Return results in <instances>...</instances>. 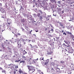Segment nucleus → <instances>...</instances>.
<instances>
[{
    "label": "nucleus",
    "instance_id": "obj_54",
    "mask_svg": "<svg viewBox=\"0 0 74 74\" xmlns=\"http://www.w3.org/2000/svg\"><path fill=\"white\" fill-rule=\"evenodd\" d=\"M40 0H38V2H40Z\"/></svg>",
    "mask_w": 74,
    "mask_h": 74
},
{
    "label": "nucleus",
    "instance_id": "obj_56",
    "mask_svg": "<svg viewBox=\"0 0 74 74\" xmlns=\"http://www.w3.org/2000/svg\"><path fill=\"white\" fill-rule=\"evenodd\" d=\"M18 62L21 61V60H18Z\"/></svg>",
    "mask_w": 74,
    "mask_h": 74
},
{
    "label": "nucleus",
    "instance_id": "obj_39",
    "mask_svg": "<svg viewBox=\"0 0 74 74\" xmlns=\"http://www.w3.org/2000/svg\"><path fill=\"white\" fill-rule=\"evenodd\" d=\"M3 70V68L0 67V70Z\"/></svg>",
    "mask_w": 74,
    "mask_h": 74
},
{
    "label": "nucleus",
    "instance_id": "obj_41",
    "mask_svg": "<svg viewBox=\"0 0 74 74\" xmlns=\"http://www.w3.org/2000/svg\"><path fill=\"white\" fill-rule=\"evenodd\" d=\"M17 35H18V36H20L21 35V34L19 33H18Z\"/></svg>",
    "mask_w": 74,
    "mask_h": 74
},
{
    "label": "nucleus",
    "instance_id": "obj_52",
    "mask_svg": "<svg viewBox=\"0 0 74 74\" xmlns=\"http://www.w3.org/2000/svg\"><path fill=\"white\" fill-rule=\"evenodd\" d=\"M40 74H44V73H43V72H41Z\"/></svg>",
    "mask_w": 74,
    "mask_h": 74
},
{
    "label": "nucleus",
    "instance_id": "obj_6",
    "mask_svg": "<svg viewBox=\"0 0 74 74\" xmlns=\"http://www.w3.org/2000/svg\"><path fill=\"white\" fill-rule=\"evenodd\" d=\"M0 10L1 12L2 13H4V9L2 8H1Z\"/></svg>",
    "mask_w": 74,
    "mask_h": 74
},
{
    "label": "nucleus",
    "instance_id": "obj_15",
    "mask_svg": "<svg viewBox=\"0 0 74 74\" xmlns=\"http://www.w3.org/2000/svg\"><path fill=\"white\" fill-rule=\"evenodd\" d=\"M32 32L33 30H31V31L29 32V34H30V35H32Z\"/></svg>",
    "mask_w": 74,
    "mask_h": 74
},
{
    "label": "nucleus",
    "instance_id": "obj_26",
    "mask_svg": "<svg viewBox=\"0 0 74 74\" xmlns=\"http://www.w3.org/2000/svg\"><path fill=\"white\" fill-rule=\"evenodd\" d=\"M68 74H71L72 73L71 71H69L68 72Z\"/></svg>",
    "mask_w": 74,
    "mask_h": 74
},
{
    "label": "nucleus",
    "instance_id": "obj_23",
    "mask_svg": "<svg viewBox=\"0 0 74 74\" xmlns=\"http://www.w3.org/2000/svg\"><path fill=\"white\" fill-rule=\"evenodd\" d=\"M9 66H10V67H13V66H13V64H10V65H9Z\"/></svg>",
    "mask_w": 74,
    "mask_h": 74
},
{
    "label": "nucleus",
    "instance_id": "obj_20",
    "mask_svg": "<svg viewBox=\"0 0 74 74\" xmlns=\"http://www.w3.org/2000/svg\"><path fill=\"white\" fill-rule=\"evenodd\" d=\"M18 71L19 73L20 74H21V73L23 72L22 70H21V69H20V70Z\"/></svg>",
    "mask_w": 74,
    "mask_h": 74
},
{
    "label": "nucleus",
    "instance_id": "obj_32",
    "mask_svg": "<svg viewBox=\"0 0 74 74\" xmlns=\"http://www.w3.org/2000/svg\"><path fill=\"white\" fill-rule=\"evenodd\" d=\"M60 32H62V33H63V32H64V31L63 30H61V31H60Z\"/></svg>",
    "mask_w": 74,
    "mask_h": 74
},
{
    "label": "nucleus",
    "instance_id": "obj_37",
    "mask_svg": "<svg viewBox=\"0 0 74 74\" xmlns=\"http://www.w3.org/2000/svg\"><path fill=\"white\" fill-rule=\"evenodd\" d=\"M2 47L3 48V49H4V46L3 45V44H2Z\"/></svg>",
    "mask_w": 74,
    "mask_h": 74
},
{
    "label": "nucleus",
    "instance_id": "obj_14",
    "mask_svg": "<svg viewBox=\"0 0 74 74\" xmlns=\"http://www.w3.org/2000/svg\"><path fill=\"white\" fill-rule=\"evenodd\" d=\"M24 53H23V55H25L27 53V52L25 51V50H24L23 51Z\"/></svg>",
    "mask_w": 74,
    "mask_h": 74
},
{
    "label": "nucleus",
    "instance_id": "obj_18",
    "mask_svg": "<svg viewBox=\"0 0 74 74\" xmlns=\"http://www.w3.org/2000/svg\"><path fill=\"white\" fill-rule=\"evenodd\" d=\"M48 63H49L48 62H45V65H46V66H48Z\"/></svg>",
    "mask_w": 74,
    "mask_h": 74
},
{
    "label": "nucleus",
    "instance_id": "obj_45",
    "mask_svg": "<svg viewBox=\"0 0 74 74\" xmlns=\"http://www.w3.org/2000/svg\"><path fill=\"white\" fill-rule=\"evenodd\" d=\"M67 51V50H66V49H65V50H64L65 52H66Z\"/></svg>",
    "mask_w": 74,
    "mask_h": 74
},
{
    "label": "nucleus",
    "instance_id": "obj_1",
    "mask_svg": "<svg viewBox=\"0 0 74 74\" xmlns=\"http://www.w3.org/2000/svg\"><path fill=\"white\" fill-rule=\"evenodd\" d=\"M27 67H28V69L30 70V71H33L32 72V73L35 71V69H33V67L32 66H29V65L27 66Z\"/></svg>",
    "mask_w": 74,
    "mask_h": 74
},
{
    "label": "nucleus",
    "instance_id": "obj_17",
    "mask_svg": "<svg viewBox=\"0 0 74 74\" xmlns=\"http://www.w3.org/2000/svg\"><path fill=\"white\" fill-rule=\"evenodd\" d=\"M20 63H25V61L23 60H21V61L20 62Z\"/></svg>",
    "mask_w": 74,
    "mask_h": 74
},
{
    "label": "nucleus",
    "instance_id": "obj_38",
    "mask_svg": "<svg viewBox=\"0 0 74 74\" xmlns=\"http://www.w3.org/2000/svg\"><path fill=\"white\" fill-rule=\"evenodd\" d=\"M22 21L23 22H25L24 19H22Z\"/></svg>",
    "mask_w": 74,
    "mask_h": 74
},
{
    "label": "nucleus",
    "instance_id": "obj_13",
    "mask_svg": "<svg viewBox=\"0 0 74 74\" xmlns=\"http://www.w3.org/2000/svg\"><path fill=\"white\" fill-rule=\"evenodd\" d=\"M49 16H48L47 17L46 19H47V21H48V20H49Z\"/></svg>",
    "mask_w": 74,
    "mask_h": 74
},
{
    "label": "nucleus",
    "instance_id": "obj_35",
    "mask_svg": "<svg viewBox=\"0 0 74 74\" xmlns=\"http://www.w3.org/2000/svg\"><path fill=\"white\" fill-rule=\"evenodd\" d=\"M8 23V25H10V24H11V23H8V22H7Z\"/></svg>",
    "mask_w": 74,
    "mask_h": 74
},
{
    "label": "nucleus",
    "instance_id": "obj_57",
    "mask_svg": "<svg viewBox=\"0 0 74 74\" xmlns=\"http://www.w3.org/2000/svg\"><path fill=\"white\" fill-rule=\"evenodd\" d=\"M38 32V31H36V32Z\"/></svg>",
    "mask_w": 74,
    "mask_h": 74
},
{
    "label": "nucleus",
    "instance_id": "obj_36",
    "mask_svg": "<svg viewBox=\"0 0 74 74\" xmlns=\"http://www.w3.org/2000/svg\"><path fill=\"white\" fill-rule=\"evenodd\" d=\"M71 19L73 20H74V17L73 16H72V18H71Z\"/></svg>",
    "mask_w": 74,
    "mask_h": 74
},
{
    "label": "nucleus",
    "instance_id": "obj_25",
    "mask_svg": "<svg viewBox=\"0 0 74 74\" xmlns=\"http://www.w3.org/2000/svg\"><path fill=\"white\" fill-rule=\"evenodd\" d=\"M49 59H47L46 60V62H47L49 63Z\"/></svg>",
    "mask_w": 74,
    "mask_h": 74
},
{
    "label": "nucleus",
    "instance_id": "obj_48",
    "mask_svg": "<svg viewBox=\"0 0 74 74\" xmlns=\"http://www.w3.org/2000/svg\"><path fill=\"white\" fill-rule=\"evenodd\" d=\"M14 74H16V71H14Z\"/></svg>",
    "mask_w": 74,
    "mask_h": 74
},
{
    "label": "nucleus",
    "instance_id": "obj_27",
    "mask_svg": "<svg viewBox=\"0 0 74 74\" xmlns=\"http://www.w3.org/2000/svg\"><path fill=\"white\" fill-rule=\"evenodd\" d=\"M22 58H23V59H25V58H26V57H25V56H22Z\"/></svg>",
    "mask_w": 74,
    "mask_h": 74
},
{
    "label": "nucleus",
    "instance_id": "obj_49",
    "mask_svg": "<svg viewBox=\"0 0 74 74\" xmlns=\"http://www.w3.org/2000/svg\"><path fill=\"white\" fill-rule=\"evenodd\" d=\"M53 40H54L55 41V38H53Z\"/></svg>",
    "mask_w": 74,
    "mask_h": 74
},
{
    "label": "nucleus",
    "instance_id": "obj_16",
    "mask_svg": "<svg viewBox=\"0 0 74 74\" xmlns=\"http://www.w3.org/2000/svg\"><path fill=\"white\" fill-rule=\"evenodd\" d=\"M63 45H64V46H65V47H70V45H69V46H67V45H65V43H64L63 44Z\"/></svg>",
    "mask_w": 74,
    "mask_h": 74
},
{
    "label": "nucleus",
    "instance_id": "obj_61",
    "mask_svg": "<svg viewBox=\"0 0 74 74\" xmlns=\"http://www.w3.org/2000/svg\"><path fill=\"white\" fill-rule=\"evenodd\" d=\"M73 45H74V42H73Z\"/></svg>",
    "mask_w": 74,
    "mask_h": 74
},
{
    "label": "nucleus",
    "instance_id": "obj_40",
    "mask_svg": "<svg viewBox=\"0 0 74 74\" xmlns=\"http://www.w3.org/2000/svg\"><path fill=\"white\" fill-rule=\"evenodd\" d=\"M13 9H14V11H15V10H16V9L15 8H14Z\"/></svg>",
    "mask_w": 74,
    "mask_h": 74
},
{
    "label": "nucleus",
    "instance_id": "obj_19",
    "mask_svg": "<svg viewBox=\"0 0 74 74\" xmlns=\"http://www.w3.org/2000/svg\"><path fill=\"white\" fill-rule=\"evenodd\" d=\"M40 60H44V57H41L40 58Z\"/></svg>",
    "mask_w": 74,
    "mask_h": 74
},
{
    "label": "nucleus",
    "instance_id": "obj_30",
    "mask_svg": "<svg viewBox=\"0 0 74 74\" xmlns=\"http://www.w3.org/2000/svg\"><path fill=\"white\" fill-rule=\"evenodd\" d=\"M39 12H40L41 14H42V12L41 10H40Z\"/></svg>",
    "mask_w": 74,
    "mask_h": 74
},
{
    "label": "nucleus",
    "instance_id": "obj_42",
    "mask_svg": "<svg viewBox=\"0 0 74 74\" xmlns=\"http://www.w3.org/2000/svg\"><path fill=\"white\" fill-rule=\"evenodd\" d=\"M48 30V29L47 28H46L45 29V31H47Z\"/></svg>",
    "mask_w": 74,
    "mask_h": 74
},
{
    "label": "nucleus",
    "instance_id": "obj_53",
    "mask_svg": "<svg viewBox=\"0 0 74 74\" xmlns=\"http://www.w3.org/2000/svg\"><path fill=\"white\" fill-rule=\"evenodd\" d=\"M53 16H56V15H54V14H53Z\"/></svg>",
    "mask_w": 74,
    "mask_h": 74
},
{
    "label": "nucleus",
    "instance_id": "obj_12",
    "mask_svg": "<svg viewBox=\"0 0 74 74\" xmlns=\"http://www.w3.org/2000/svg\"><path fill=\"white\" fill-rule=\"evenodd\" d=\"M64 61H60V63H61V64H64Z\"/></svg>",
    "mask_w": 74,
    "mask_h": 74
},
{
    "label": "nucleus",
    "instance_id": "obj_10",
    "mask_svg": "<svg viewBox=\"0 0 74 74\" xmlns=\"http://www.w3.org/2000/svg\"><path fill=\"white\" fill-rule=\"evenodd\" d=\"M52 53H53V52L52 51H51V52H49V53H48V54L49 55H52Z\"/></svg>",
    "mask_w": 74,
    "mask_h": 74
},
{
    "label": "nucleus",
    "instance_id": "obj_28",
    "mask_svg": "<svg viewBox=\"0 0 74 74\" xmlns=\"http://www.w3.org/2000/svg\"><path fill=\"white\" fill-rule=\"evenodd\" d=\"M2 73H5V70H3L2 71Z\"/></svg>",
    "mask_w": 74,
    "mask_h": 74
},
{
    "label": "nucleus",
    "instance_id": "obj_64",
    "mask_svg": "<svg viewBox=\"0 0 74 74\" xmlns=\"http://www.w3.org/2000/svg\"><path fill=\"white\" fill-rule=\"evenodd\" d=\"M29 59L30 60L32 59V58H29Z\"/></svg>",
    "mask_w": 74,
    "mask_h": 74
},
{
    "label": "nucleus",
    "instance_id": "obj_62",
    "mask_svg": "<svg viewBox=\"0 0 74 74\" xmlns=\"http://www.w3.org/2000/svg\"><path fill=\"white\" fill-rule=\"evenodd\" d=\"M7 26L8 27H9V25H7Z\"/></svg>",
    "mask_w": 74,
    "mask_h": 74
},
{
    "label": "nucleus",
    "instance_id": "obj_11",
    "mask_svg": "<svg viewBox=\"0 0 74 74\" xmlns=\"http://www.w3.org/2000/svg\"><path fill=\"white\" fill-rule=\"evenodd\" d=\"M66 33H67V34H70V35L72 34L71 32H67Z\"/></svg>",
    "mask_w": 74,
    "mask_h": 74
},
{
    "label": "nucleus",
    "instance_id": "obj_31",
    "mask_svg": "<svg viewBox=\"0 0 74 74\" xmlns=\"http://www.w3.org/2000/svg\"><path fill=\"white\" fill-rule=\"evenodd\" d=\"M15 68L16 69H18V66H15Z\"/></svg>",
    "mask_w": 74,
    "mask_h": 74
},
{
    "label": "nucleus",
    "instance_id": "obj_29",
    "mask_svg": "<svg viewBox=\"0 0 74 74\" xmlns=\"http://www.w3.org/2000/svg\"><path fill=\"white\" fill-rule=\"evenodd\" d=\"M50 31L51 32H52V33H53V29H51V30H50Z\"/></svg>",
    "mask_w": 74,
    "mask_h": 74
},
{
    "label": "nucleus",
    "instance_id": "obj_51",
    "mask_svg": "<svg viewBox=\"0 0 74 74\" xmlns=\"http://www.w3.org/2000/svg\"><path fill=\"white\" fill-rule=\"evenodd\" d=\"M38 60V58H37L36 59V60Z\"/></svg>",
    "mask_w": 74,
    "mask_h": 74
},
{
    "label": "nucleus",
    "instance_id": "obj_55",
    "mask_svg": "<svg viewBox=\"0 0 74 74\" xmlns=\"http://www.w3.org/2000/svg\"><path fill=\"white\" fill-rule=\"evenodd\" d=\"M48 33H50V30H49V31Z\"/></svg>",
    "mask_w": 74,
    "mask_h": 74
},
{
    "label": "nucleus",
    "instance_id": "obj_24",
    "mask_svg": "<svg viewBox=\"0 0 74 74\" xmlns=\"http://www.w3.org/2000/svg\"><path fill=\"white\" fill-rule=\"evenodd\" d=\"M15 55H16V56H17L18 55H19V54H18V53L17 52H15Z\"/></svg>",
    "mask_w": 74,
    "mask_h": 74
},
{
    "label": "nucleus",
    "instance_id": "obj_9",
    "mask_svg": "<svg viewBox=\"0 0 74 74\" xmlns=\"http://www.w3.org/2000/svg\"><path fill=\"white\" fill-rule=\"evenodd\" d=\"M50 1L51 3H56V0H50Z\"/></svg>",
    "mask_w": 74,
    "mask_h": 74
},
{
    "label": "nucleus",
    "instance_id": "obj_21",
    "mask_svg": "<svg viewBox=\"0 0 74 74\" xmlns=\"http://www.w3.org/2000/svg\"><path fill=\"white\" fill-rule=\"evenodd\" d=\"M37 15L38 17H40V13H38Z\"/></svg>",
    "mask_w": 74,
    "mask_h": 74
},
{
    "label": "nucleus",
    "instance_id": "obj_50",
    "mask_svg": "<svg viewBox=\"0 0 74 74\" xmlns=\"http://www.w3.org/2000/svg\"><path fill=\"white\" fill-rule=\"evenodd\" d=\"M64 41L66 43V44H67V42H66V41H65V40H64Z\"/></svg>",
    "mask_w": 74,
    "mask_h": 74
},
{
    "label": "nucleus",
    "instance_id": "obj_4",
    "mask_svg": "<svg viewBox=\"0 0 74 74\" xmlns=\"http://www.w3.org/2000/svg\"><path fill=\"white\" fill-rule=\"evenodd\" d=\"M54 42L52 41H49V44H50V45H51V46H52V45H53V43H54Z\"/></svg>",
    "mask_w": 74,
    "mask_h": 74
},
{
    "label": "nucleus",
    "instance_id": "obj_22",
    "mask_svg": "<svg viewBox=\"0 0 74 74\" xmlns=\"http://www.w3.org/2000/svg\"><path fill=\"white\" fill-rule=\"evenodd\" d=\"M40 20L41 21H42V16H40Z\"/></svg>",
    "mask_w": 74,
    "mask_h": 74
},
{
    "label": "nucleus",
    "instance_id": "obj_47",
    "mask_svg": "<svg viewBox=\"0 0 74 74\" xmlns=\"http://www.w3.org/2000/svg\"><path fill=\"white\" fill-rule=\"evenodd\" d=\"M18 61H16V60L15 61V62H18Z\"/></svg>",
    "mask_w": 74,
    "mask_h": 74
},
{
    "label": "nucleus",
    "instance_id": "obj_60",
    "mask_svg": "<svg viewBox=\"0 0 74 74\" xmlns=\"http://www.w3.org/2000/svg\"><path fill=\"white\" fill-rule=\"evenodd\" d=\"M15 56H13V57H14H14Z\"/></svg>",
    "mask_w": 74,
    "mask_h": 74
},
{
    "label": "nucleus",
    "instance_id": "obj_2",
    "mask_svg": "<svg viewBox=\"0 0 74 74\" xmlns=\"http://www.w3.org/2000/svg\"><path fill=\"white\" fill-rule=\"evenodd\" d=\"M57 9L58 14H61V11H62V8H57Z\"/></svg>",
    "mask_w": 74,
    "mask_h": 74
},
{
    "label": "nucleus",
    "instance_id": "obj_59",
    "mask_svg": "<svg viewBox=\"0 0 74 74\" xmlns=\"http://www.w3.org/2000/svg\"><path fill=\"white\" fill-rule=\"evenodd\" d=\"M69 58H70V56H69Z\"/></svg>",
    "mask_w": 74,
    "mask_h": 74
},
{
    "label": "nucleus",
    "instance_id": "obj_44",
    "mask_svg": "<svg viewBox=\"0 0 74 74\" xmlns=\"http://www.w3.org/2000/svg\"><path fill=\"white\" fill-rule=\"evenodd\" d=\"M30 45L31 46V48H33V46H32V45H31V44H30Z\"/></svg>",
    "mask_w": 74,
    "mask_h": 74
},
{
    "label": "nucleus",
    "instance_id": "obj_43",
    "mask_svg": "<svg viewBox=\"0 0 74 74\" xmlns=\"http://www.w3.org/2000/svg\"><path fill=\"white\" fill-rule=\"evenodd\" d=\"M56 38L57 39H59V37H56Z\"/></svg>",
    "mask_w": 74,
    "mask_h": 74
},
{
    "label": "nucleus",
    "instance_id": "obj_63",
    "mask_svg": "<svg viewBox=\"0 0 74 74\" xmlns=\"http://www.w3.org/2000/svg\"><path fill=\"white\" fill-rule=\"evenodd\" d=\"M62 13H64V11H62Z\"/></svg>",
    "mask_w": 74,
    "mask_h": 74
},
{
    "label": "nucleus",
    "instance_id": "obj_46",
    "mask_svg": "<svg viewBox=\"0 0 74 74\" xmlns=\"http://www.w3.org/2000/svg\"><path fill=\"white\" fill-rule=\"evenodd\" d=\"M33 36H35V37H36V35L35 34H34Z\"/></svg>",
    "mask_w": 74,
    "mask_h": 74
},
{
    "label": "nucleus",
    "instance_id": "obj_8",
    "mask_svg": "<svg viewBox=\"0 0 74 74\" xmlns=\"http://www.w3.org/2000/svg\"><path fill=\"white\" fill-rule=\"evenodd\" d=\"M17 44L18 45V48H20L21 47H22V45L21 44L19 45V44H18V43H17Z\"/></svg>",
    "mask_w": 74,
    "mask_h": 74
},
{
    "label": "nucleus",
    "instance_id": "obj_33",
    "mask_svg": "<svg viewBox=\"0 0 74 74\" xmlns=\"http://www.w3.org/2000/svg\"><path fill=\"white\" fill-rule=\"evenodd\" d=\"M58 3L59 4H60L61 3H60V1H58Z\"/></svg>",
    "mask_w": 74,
    "mask_h": 74
},
{
    "label": "nucleus",
    "instance_id": "obj_58",
    "mask_svg": "<svg viewBox=\"0 0 74 74\" xmlns=\"http://www.w3.org/2000/svg\"><path fill=\"white\" fill-rule=\"evenodd\" d=\"M22 29L23 30H24V29H23V28H22Z\"/></svg>",
    "mask_w": 74,
    "mask_h": 74
},
{
    "label": "nucleus",
    "instance_id": "obj_34",
    "mask_svg": "<svg viewBox=\"0 0 74 74\" xmlns=\"http://www.w3.org/2000/svg\"><path fill=\"white\" fill-rule=\"evenodd\" d=\"M63 34H64V35H65L66 36V33H65V32H64L63 33Z\"/></svg>",
    "mask_w": 74,
    "mask_h": 74
},
{
    "label": "nucleus",
    "instance_id": "obj_3",
    "mask_svg": "<svg viewBox=\"0 0 74 74\" xmlns=\"http://www.w3.org/2000/svg\"><path fill=\"white\" fill-rule=\"evenodd\" d=\"M59 24H60V26H61V27H62L63 28H64V25H64V24H63V23L62 22H60L59 23Z\"/></svg>",
    "mask_w": 74,
    "mask_h": 74
},
{
    "label": "nucleus",
    "instance_id": "obj_7",
    "mask_svg": "<svg viewBox=\"0 0 74 74\" xmlns=\"http://www.w3.org/2000/svg\"><path fill=\"white\" fill-rule=\"evenodd\" d=\"M70 36L71 38H73V40L74 41V36H73V35L72 34Z\"/></svg>",
    "mask_w": 74,
    "mask_h": 74
},
{
    "label": "nucleus",
    "instance_id": "obj_5",
    "mask_svg": "<svg viewBox=\"0 0 74 74\" xmlns=\"http://www.w3.org/2000/svg\"><path fill=\"white\" fill-rule=\"evenodd\" d=\"M55 70L53 68H51V72L52 73H54Z\"/></svg>",
    "mask_w": 74,
    "mask_h": 74
}]
</instances>
